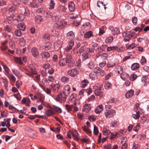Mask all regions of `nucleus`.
Here are the masks:
<instances>
[{
  "label": "nucleus",
  "instance_id": "nucleus-1",
  "mask_svg": "<svg viewBox=\"0 0 149 149\" xmlns=\"http://www.w3.org/2000/svg\"><path fill=\"white\" fill-rule=\"evenodd\" d=\"M67 22L64 20H58L57 22L54 26V29L57 31H58L63 28L67 24Z\"/></svg>",
  "mask_w": 149,
  "mask_h": 149
},
{
  "label": "nucleus",
  "instance_id": "nucleus-2",
  "mask_svg": "<svg viewBox=\"0 0 149 149\" xmlns=\"http://www.w3.org/2000/svg\"><path fill=\"white\" fill-rule=\"evenodd\" d=\"M116 111L113 109L106 110L104 113V115L107 118H112L116 115Z\"/></svg>",
  "mask_w": 149,
  "mask_h": 149
},
{
  "label": "nucleus",
  "instance_id": "nucleus-3",
  "mask_svg": "<svg viewBox=\"0 0 149 149\" xmlns=\"http://www.w3.org/2000/svg\"><path fill=\"white\" fill-rule=\"evenodd\" d=\"M67 74L71 77H74L77 76L78 74V71L75 69L70 70L68 71Z\"/></svg>",
  "mask_w": 149,
  "mask_h": 149
},
{
  "label": "nucleus",
  "instance_id": "nucleus-4",
  "mask_svg": "<svg viewBox=\"0 0 149 149\" xmlns=\"http://www.w3.org/2000/svg\"><path fill=\"white\" fill-rule=\"evenodd\" d=\"M135 33L134 31L132 32L127 31L124 32L123 34V37L125 38H130L132 37L134 35Z\"/></svg>",
  "mask_w": 149,
  "mask_h": 149
},
{
  "label": "nucleus",
  "instance_id": "nucleus-5",
  "mask_svg": "<svg viewBox=\"0 0 149 149\" xmlns=\"http://www.w3.org/2000/svg\"><path fill=\"white\" fill-rule=\"evenodd\" d=\"M69 95H67L63 91H61L59 93L58 95L59 99L63 101H65L67 96Z\"/></svg>",
  "mask_w": 149,
  "mask_h": 149
},
{
  "label": "nucleus",
  "instance_id": "nucleus-6",
  "mask_svg": "<svg viewBox=\"0 0 149 149\" xmlns=\"http://www.w3.org/2000/svg\"><path fill=\"white\" fill-rule=\"evenodd\" d=\"M91 109V105L90 104H86L83 107L82 111L86 113L89 112Z\"/></svg>",
  "mask_w": 149,
  "mask_h": 149
},
{
  "label": "nucleus",
  "instance_id": "nucleus-7",
  "mask_svg": "<svg viewBox=\"0 0 149 149\" xmlns=\"http://www.w3.org/2000/svg\"><path fill=\"white\" fill-rule=\"evenodd\" d=\"M63 92L66 94L67 95H69L70 93V88L69 85H66L65 86Z\"/></svg>",
  "mask_w": 149,
  "mask_h": 149
},
{
  "label": "nucleus",
  "instance_id": "nucleus-8",
  "mask_svg": "<svg viewBox=\"0 0 149 149\" xmlns=\"http://www.w3.org/2000/svg\"><path fill=\"white\" fill-rule=\"evenodd\" d=\"M52 88V91L54 93H56L58 92L60 85L58 84H56L54 85H51Z\"/></svg>",
  "mask_w": 149,
  "mask_h": 149
},
{
  "label": "nucleus",
  "instance_id": "nucleus-9",
  "mask_svg": "<svg viewBox=\"0 0 149 149\" xmlns=\"http://www.w3.org/2000/svg\"><path fill=\"white\" fill-rule=\"evenodd\" d=\"M50 109L46 110L45 111V115L48 117L52 116L54 115V113L52 109L50 107H49Z\"/></svg>",
  "mask_w": 149,
  "mask_h": 149
},
{
  "label": "nucleus",
  "instance_id": "nucleus-10",
  "mask_svg": "<svg viewBox=\"0 0 149 149\" xmlns=\"http://www.w3.org/2000/svg\"><path fill=\"white\" fill-rule=\"evenodd\" d=\"M31 52L32 55L35 57H37L39 54L38 49L35 47H33L32 49Z\"/></svg>",
  "mask_w": 149,
  "mask_h": 149
},
{
  "label": "nucleus",
  "instance_id": "nucleus-11",
  "mask_svg": "<svg viewBox=\"0 0 149 149\" xmlns=\"http://www.w3.org/2000/svg\"><path fill=\"white\" fill-rule=\"evenodd\" d=\"M134 91L133 89L128 91L126 93L125 96L126 98H129L131 97L134 95Z\"/></svg>",
  "mask_w": 149,
  "mask_h": 149
},
{
  "label": "nucleus",
  "instance_id": "nucleus-12",
  "mask_svg": "<svg viewBox=\"0 0 149 149\" xmlns=\"http://www.w3.org/2000/svg\"><path fill=\"white\" fill-rule=\"evenodd\" d=\"M68 7L70 11H73L75 9V5L72 2H70L68 4Z\"/></svg>",
  "mask_w": 149,
  "mask_h": 149
},
{
  "label": "nucleus",
  "instance_id": "nucleus-13",
  "mask_svg": "<svg viewBox=\"0 0 149 149\" xmlns=\"http://www.w3.org/2000/svg\"><path fill=\"white\" fill-rule=\"evenodd\" d=\"M37 98L39 99L37 100V102L39 103L44 100L45 99V97L41 93H37Z\"/></svg>",
  "mask_w": 149,
  "mask_h": 149
},
{
  "label": "nucleus",
  "instance_id": "nucleus-14",
  "mask_svg": "<svg viewBox=\"0 0 149 149\" xmlns=\"http://www.w3.org/2000/svg\"><path fill=\"white\" fill-rule=\"evenodd\" d=\"M66 37L67 39L72 40V39L74 37V34L73 31H70L67 33Z\"/></svg>",
  "mask_w": 149,
  "mask_h": 149
},
{
  "label": "nucleus",
  "instance_id": "nucleus-15",
  "mask_svg": "<svg viewBox=\"0 0 149 149\" xmlns=\"http://www.w3.org/2000/svg\"><path fill=\"white\" fill-rule=\"evenodd\" d=\"M90 78L93 80L97 79L98 78V76L97 73L95 72H92L89 74Z\"/></svg>",
  "mask_w": 149,
  "mask_h": 149
},
{
  "label": "nucleus",
  "instance_id": "nucleus-16",
  "mask_svg": "<svg viewBox=\"0 0 149 149\" xmlns=\"http://www.w3.org/2000/svg\"><path fill=\"white\" fill-rule=\"evenodd\" d=\"M103 108L102 105L97 106L95 109V112L96 114L100 113L103 110Z\"/></svg>",
  "mask_w": 149,
  "mask_h": 149
},
{
  "label": "nucleus",
  "instance_id": "nucleus-17",
  "mask_svg": "<svg viewBox=\"0 0 149 149\" xmlns=\"http://www.w3.org/2000/svg\"><path fill=\"white\" fill-rule=\"evenodd\" d=\"M119 123L117 121L112 120L110 124V126L111 127H116L118 125Z\"/></svg>",
  "mask_w": 149,
  "mask_h": 149
},
{
  "label": "nucleus",
  "instance_id": "nucleus-18",
  "mask_svg": "<svg viewBox=\"0 0 149 149\" xmlns=\"http://www.w3.org/2000/svg\"><path fill=\"white\" fill-rule=\"evenodd\" d=\"M86 48V47L85 45L81 46L79 49L78 51L77 50L75 52V54L76 53L77 54H78L79 53L81 54L83 52Z\"/></svg>",
  "mask_w": 149,
  "mask_h": 149
},
{
  "label": "nucleus",
  "instance_id": "nucleus-19",
  "mask_svg": "<svg viewBox=\"0 0 149 149\" xmlns=\"http://www.w3.org/2000/svg\"><path fill=\"white\" fill-rule=\"evenodd\" d=\"M42 88L45 92L47 94L50 95L52 93V88H45L43 86Z\"/></svg>",
  "mask_w": 149,
  "mask_h": 149
},
{
  "label": "nucleus",
  "instance_id": "nucleus-20",
  "mask_svg": "<svg viewBox=\"0 0 149 149\" xmlns=\"http://www.w3.org/2000/svg\"><path fill=\"white\" fill-rule=\"evenodd\" d=\"M121 78L123 80L125 81L129 77V75L126 73L123 72L120 76Z\"/></svg>",
  "mask_w": 149,
  "mask_h": 149
},
{
  "label": "nucleus",
  "instance_id": "nucleus-21",
  "mask_svg": "<svg viewBox=\"0 0 149 149\" xmlns=\"http://www.w3.org/2000/svg\"><path fill=\"white\" fill-rule=\"evenodd\" d=\"M94 61L93 60H91L88 64V68L90 69H93L94 68L95 64Z\"/></svg>",
  "mask_w": 149,
  "mask_h": 149
},
{
  "label": "nucleus",
  "instance_id": "nucleus-22",
  "mask_svg": "<svg viewBox=\"0 0 149 149\" xmlns=\"http://www.w3.org/2000/svg\"><path fill=\"white\" fill-rule=\"evenodd\" d=\"M90 56V54L88 53L85 52L82 55V59L84 61L88 58Z\"/></svg>",
  "mask_w": 149,
  "mask_h": 149
},
{
  "label": "nucleus",
  "instance_id": "nucleus-23",
  "mask_svg": "<svg viewBox=\"0 0 149 149\" xmlns=\"http://www.w3.org/2000/svg\"><path fill=\"white\" fill-rule=\"evenodd\" d=\"M148 79V77H143L142 78V82L143 83H144V85L145 86H146L149 84V82Z\"/></svg>",
  "mask_w": 149,
  "mask_h": 149
},
{
  "label": "nucleus",
  "instance_id": "nucleus-24",
  "mask_svg": "<svg viewBox=\"0 0 149 149\" xmlns=\"http://www.w3.org/2000/svg\"><path fill=\"white\" fill-rule=\"evenodd\" d=\"M139 67V65L138 63H135L133 64L131 66V69L133 70H136Z\"/></svg>",
  "mask_w": 149,
  "mask_h": 149
},
{
  "label": "nucleus",
  "instance_id": "nucleus-25",
  "mask_svg": "<svg viewBox=\"0 0 149 149\" xmlns=\"http://www.w3.org/2000/svg\"><path fill=\"white\" fill-rule=\"evenodd\" d=\"M94 93L96 96H99L100 97H102V93L100 91V89H96L95 90Z\"/></svg>",
  "mask_w": 149,
  "mask_h": 149
},
{
  "label": "nucleus",
  "instance_id": "nucleus-26",
  "mask_svg": "<svg viewBox=\"0 0 149 149\" xmlns=\"http://www.w3.org/2000/svg\"><path fill=\"white\" fill-rule=\"evenodd\" d=\"M68 63L64 58L61 59L59 62V64L61 66H64Z\"/></svg>",
  "mask_w": 149,
  "mask_h": 149
},
{
  "label": "nucleus",
  "instance_id": "nucleus-27",
  "mask_svg": "<svg viewBox=\"0 0 149 149\" xmlns=\"http://www.w3.org/2000/svg\"><path fill=\"white\" fill-rule=\"evenodd\" d=\"M116 71L120 75L124 72L123 68L120 66H118L116 68Z\"/></svg>",
  "mask_w": 149,
  "mask_h": 149
},
{
  "label": "nucleus",
  "instance_id": "nucleus-28",
  "mask_svg": "<svg viewBox=\"0 0 149 149\" xmlns=\"http://www.w3.org/2000/svg\"><path fill=\"white\" fill-rule=\"evenodd\" d=\"M29 68L30 70V72L33 74H37L36 69L32 65H30L29 66Z\"/></svg>",
  "mask_w": 149,
  "mask_h": 149
},
{
  "label": "nucleus",
  "instance_id": "nucleus-29",
  "mask_svg": "<svg viewBox=\"0 0 149 149\" xmlns=\"http://www.w3.org/2000/svg\"><path fill=\"white\" fill-rule=\"evenodd\" d=\"M66 8L64 6H59L58 8V10L60 12L63 13L65 12Z\"/></svg>",
  "mask_w": 149,
  "mask_h": 149
},
{
  "label": "nucleus",
  "instance_id": "nucleus-30",
  "mask_svg": "<svg viewBox=\"0 0 149 149\" xmlns=\"http://www.w3.org/2000/svg\"><path fill=\"white\" fill-rule=\"evenodd\" d=\"M62 40L60 39H58L55 42L54 46L55 48L59 46L61 44Z\"/></svg>",
  "mask_w": 149,
  "mask_h": 149
},
{
  "label": "nucleus",
  "instance_id": "nucleus-31",
  "mask_svg": "<svg viewBox=\"0 0 149 149\" xmlns=\"http://www.w3.org/2000/svg\"><path fill=\"white\" fill-rule=\"evenodd\" d=\"M88 81L86 79H84L81 82V87L84 88L88 85Z\"/></svg>",
  "mask_w": 149,
  "mask_h": 149
},
{
  "label": "nucleus",
  "instance_id": "nucleus-32",
  "mask_svg": "<svg viewBox=\"0 0 149 149\" xmlns=\"http://www.w3.org/2000/svg\"><path fill=\"white\" fill-rule=\"evenodd\" d=\"M115 65V63L112 61H109L107 64V66L108 68L113 67Z\"/></svg>",
  "mask_w": 149,
  "mask_h": 149
},
{
  "label": "nucleus",
  "instance_id": "nucleus-33",
  "mask_svg": "<svg viewBox=\"0 0 149 149\" xmlns=\"http://www.w3.org/2000/svg\"><path fill=\"white\" fill-rule=\"evenodd\" d=\"M42 57L43 58H49L50 56V54L48 52H42L41 54Z\"/></svg>",
  "mask_w": 149,
  "mask_h": 149
},
{
  "label": "nucleus",
  "instance_id": "nucleus-34",
  "mask_svg": "<svg viewBox=\"0 0 149 149\" xmlns=\"http://www.w3.org/2000/svg\"><path fill=\"white\" fill-rule=\"evenodd\" d=\"M72 136L74 140H77L79 139V134L76 131L72 133Z\"/></svg>",
  "mask_w": 149,
  "mask_h": 149
},
{
  "label": "nucleus",
  "instance_id": "nucleus-35",
  "mask_svg": "<svg viewBox=\"0 0 149 149\" xmlns=\"http://www.w3.org/2000/svg\"><path fill=\"white\" fill-rule=\"evenodd\" d=\"M25 17L24 15L22 14H20L18 16L17 18V20L18 21L21 22L24 19Z\"/></svg>",
  "mask_w": 149,
  "mask_h": 149
},
{
  "label": "nucleus",
  "instance_id": "nucleus-36",
  "mask_svg": "<svg viewBox=\"0 0 149 149\" xmlns=\"http://www.w3.org/2000/svg\"><path fill=\"white\" fill-rule=\"evenodd\" d=\"M61 81L64 83H67L69 81V79L65 76H62L61 78Z\"/></svg>",
  "mask_w": 149,
  "mask_h": 149
},
{
  "label": "nucleus",
  "instance_id": "nucleus-37",
  "mask_svg": "<svg viewBox=\"0 0 149 149\" xmlns=\"http://www.w3.org/2000/svg\"><path fill=\"white\" fill-rule=\"evenodd\" d=\"M30 6L33 8H37L39 6V4L38 3L32 1L30 3Z\"/></svg>",
  "mask_w": 149,
  "mask_h": 149
},
{
  "label": "nucleus",
  "instance_id": "nucleus-38",
  "mask_svg": "<svg viewBox=\"0 0 149 149\" xmlns=\"http://www.w3.org/2000/svg\"><path fill=\"white\" fill-rule=\"evenodd\" d=\"M93 35V33L91 31H89L86 33L84 35V37L85 38H89Z\"/></svg>",
  "mask_w": 149,
  "mask_h": 149
},
{
  "label": "nucleus",
  "instance_id": "nucleus-39",
  "mask_svg": "<svg viewBox=\"0 0 149 149\" xmlns=\"http://www.w3.org/2000/svg\"><path fill=\"white\" fill-rule=\"evenodd\" d=\"M17 27L19 29L22 30H24L26 28L25 26L23 23L18 24L17 25Z\"/></svg>",
  "mask_w": 149,
  "mask_h": 149
},
{
  "label": "nucleus",
  "instance_id": "nucleus-40",
  "mask_svg": "<svg viewBox=\"0 0 149 149\" xmlns=\"http://www.w3.org/2000/svg\"><path fill=\"white\" fill-rule=\"evenodd\" d=\"M8 42L7 40H5L2 43V46L1 47V49L2 50H4L7 48L6 44Z\"/></svg>",
  "mask_w": 149,
  "mask_h": 149
},
{
  "label": "nucleus",
  "instance_id": "nucleus-41",
  "mask_svg": "<svg viewBox=\"0 0 149 149\" xmlns=\"http://www.w3.org/2000/svg\"><path fill=\"white\" fill-rule=\"evenodd\" d=\"M55 3L54 0H51L49 3V9H53L54 8V5Z\"/></svg>",
  "mask_w": 149,
  "mask_h": 149
},
{
  "label": "nucleus",
  "instance_id": "nucleus-42",
  "mask_svg": "<svg viewBox=\"0 0 149 149\" xmlns=\"http://www.w3.org/2000/svg\"><path fill=\"white\" fill-rule=\"evenodd\" d=\"M120 30L118 28H114L112 31V33L113 35H116L120 33Z\"/></svg>",
  "mask_w": 149,
  "mask_h": 149
},
{
  "label": "nucleus",
  "instance_id": "nucleus-43",
  "mask_svg": "<svg viewBox=\"0 0 149 149\" xmlns=\"http://www.w3.org/2000/svg\"><path fill=\"white\" fill-rule=\"evenodd\" d=\"M53 107L55 111H56L57 112L59 113H61L62 110L61 108L55 105H53Z\"/></svg>",
  "mask_w": 149,
  "mask_h": 149
},
{
  "label": "nucleus",
  "instance_id": "nucleus-44",
  "mask_svg": "<svg viewBox=\"0 0 149 149\" xmlns=\"http://www.w3.org/2000/svg\"><path fill=\"white\" fill-rule=\"evenodd\" d=\"M30 101V100L29 99L26 98H24L22 100L21 103L22 104H27Z\"/></svg>",
  "mask_w": 149,
  "mask_h": 149
},
{
  "label": "nucleus",
  "instance_id": "nucleus-45",
  "mask_svg": "<svg viewBox=\"0 0 149 149\" xmlns=\"http://www.w3.org/2000/svg\"><path fill=\"white\" fill-rule=\"evenodd\" d=\"M19 44L22 46H24L26 44L25 41L23 38H22L20 39L19 41Z\"/></svg>",
  "mask_w": 149,
  "mask_h": 149
},
{
  "label": "nucleus",
  "instance_id": "nucleus-46",
  "mask_svg": "<svg viewBox=\"0 0 149 149\" xmlns=\"http://www.w3.org/2000/svg\"><path fill=\"white\" fill-rule=\"evenodd\" d=\"M64 58L68 63H69L71 62L72 57L70 54H68L66 57Z\"/></svg>",
  "mask_w": 149,
  "mask_h": 149
},
{
  "label": "nucleus",
  "instance_id": "nucleus-47",
  "mask_svg": "<svg viewBox=\"0 0 149 149\" xmlns=\"http://www.w3.org/2000/svg\"><path fill=\"white\" fill-rule=\"evenodd\" d=\"M137 76L135 74H132L129 77V78L131 81H133L134 80L137 78Z\"/></svg>",
  "mask_w": 149,
  "mask_h": 149
},
{
  "label": "nucleus",
  "instance_id": "nucleus-48",
  "mask_svg": "<svg viewBox=\"0 0 149 149\" xmlns=\"http://www.w3.org/2000/svg\"><path fill=\"white\" fill-rule=\"evenodd\" d=\"M140 146L138 144L134 143L132 145V149H140Z\"/></svg>",
  "mask_w": 149,
  "mask_h": 149
},
{
  "label": "nucleus",
  "instance_id": "nucleus-49",
  "mask_svg": "<svg viewBox=\"0 0 149 149\" xmlns=\"http://www.w3.org/2000/svg\"><path fill=\"white\" fill-rule=\"evenodd\" d=\"M140 62L141 63L142 65H144L146 63V60L144 56H142Z\"/></svg>",
  "mask_w": 149,
  "mask_h": 149
},
{
  "label": "nucleus",
  "instance_id": "nucleus-50",
  "mask_svg": "<svg viewBox=\"0 0 149 149\" xmlns=\"http://www.w3.org/2000/svg\"><path fill=\"white\" fill-rule=\"evenodd\" d=\"M15 35L17 36H21L22 33L19 30H16L15 31Z\"/></svg>",
  "mask_w": 149,
  "mask_h": 149
},
{
  "label": "nucleus",
  "instance_id": "nucleus-51",
  "mask_svg": "<svg viewBox=\"0 0 149 149\" xmlns=\"http://www.w3.org/2000/svg\"><path fill=\"white\" fill-rule=\"evenodd\" d=\"M76 95L75 94H73L70 97V100L72 101H74L76 99Z\"/></svg>",
  "mask_w": 149,
  "mask_h": 149
},
{
  "label": "nucleus",
  "instance_id": "nucleus-52",
  "mask_svg": "<svg viewBox=\"0 0 149 149\" xmlns=\"http://www.w3.org/2000/svg\"><path fill=\"white\" fill-rule=\"evenodd\" d=\"M133 118L135 119L139 118V117L140 114L139 112H136V114H134L132 115Z\"/></svg>",
  "mask_w": 149,
  "mask_h": 149
},
{
  "label": "nucleus",
  "instance_id": "nucleus-53",
  "mask_svg": "<svg viewBox=\"0 0 149 149\" xmlns=\"http://www.w3.org/2000/svg\"><path fill=\"white\" fill-rule=\"evenodd\" d=\"M77 17V15L74 13H72L69 14L68 15V17L71 19H75Z\"/></svg>",
  "mask_w": 149,
  "mask_h": 149
},
{
  "label": "nucleus",
  "instance_id": "nucleus-54",
  "mask_svg": "<svg viewBox=\"0 0 149 149\" xmlns=\"http://www.w3.org/2000/svg\"><path fill=\"white\" fill-rule=\"evenodd\" d=\"M65 107L66 110L69 112L71 111L72 106V105L67 104L65 105Z\"/></svg>",
  "mask_w": 149,
  "mask_h": 149
},
{
  "label": "nucleus",
  "instance_id": "nucleus-55",
  "mask_svg": "<svg viewBox=\"0 0 149 149\" xmlns=\"http://www.w3.org/2000/svg\"><path fill=\"white\" fill-rule=\"evenodd\" d=\"M23 12L26 16H28L30 14L29 10L27 8H25Z\"/></svg>",
  "mask_w": 149,
  "mask_h": 149
},
{
  "label": "nucleus",
  "instance_id": "nucleus-56",
  "mask_svg": "<svg viewBox=\"0 0 149 149\" xmlns=\"http://www.w3.org/2000/svg\"><path fill=\"white\" fill-rule=\"evenodd\" d=\"M124 131L123 130H119L117 132L118 137L122 136L124 134Z\"/></svg>",
  "mask_w": 149,
  "mask_h": 149
},
{
  "label": "nucleus",
  "instance_id": "nucleus-57",
  "mask_svg": "<svg viewBox=\"0 0 149 149\" xmlns=\"http://www.w3.org/2000/svg\"><path fill=\"white\" fill-rule=\"evenodd\" d=\"M15 61L17 63H19L20 65L22 64V62L20 57H16L15 58Z\"/></svg>",
  "mask_w": 149,
  "mask_h": 149
},
{
  "label": "nucleus",
  "instance_id": "nucleus-58",
  "mask_svg": "<svg viewBox=\"0 0 149 149\" xmlns=\"http://www.w3.org/2000/svg\"><path fill=\"white\" fill-rule=\"evenodd\" d=\"M113 38L112 36H110L106 38L105 42L107 43L111 42L113 40Z\"/></svg>",
  "mask_w": 149,
  "mask_h": 149
},
{
  "label": "nucleus",
  "instance_id": "nucleus-59",
  "mask_svg": "<svg viewBox=\"0 0 149 149\" xmlns=\"http://www.w3.org/2000/svg\"><path fill=\"white\" fill-rule=\"evenodd\" d=\"M42 20V18L40 16H38L36 17V21L38 23L40 24Z\"/></svg>",
  "mask_w": 149,
  "mask_h": 149
},
{
  "label": "nucleus",
  "instance_id": "nucleus-60",
  "mask_svg": "<svg viewBox=\"0 0 149 149\" xmlns=\"http://www.w3.org/2000/svg\"><path fill=\"white\" fill-rule=\"evenodd\" d=\"M88 2H84L82 6V8L84 9H86L88 8Z\"/></svg>",
  "mask_w": 149,
  "mask_h": 149
},
{
  "label": "nucleus",
  "instance_id": "nucleus-61",
  "mask_svg": "<svg viewBox=\"0 0 149 149\" xmlns=\"http://www.w3.org/2000/svg\"><path fill=\"white\" fill-rule=\"evenodd\" d=\"M113 75V74L111 72H110L106 75L105 76V79L106 80L109 79Z\"/></svg>",
  "mask_w": 149,
  "mask_h": 149
},
{
  "label": "nucleus",
  "instance_id": "nucleus-62",
  "mask_svg": "<svg viewBox=\"0 0 149 149\" xmlns=\"http://www.w3.org/2000/svg\"><path fill=\"white\" fill-rule=\"evenodd\" d=\"M111 86V84L110 82H106L104 85V87L106 89H109Z\"/></svg>",
  "mask_w": 149,
  "mask_h": 149
},
{
  "label": "nucleus",
  "instance_id": "nucleus-63",
  "mask_svg": "<svg viewBox=\"0 0 149 149\" xmlns=\"http://www.w3.org/2000/svg\"><path fill=\"white\" fill-rule=\"evenodd\" d=\"M51 47V45L49 42H47L44 45V48L45 49H48Z\"/></svg>",
  "mask_w": 149,
  "mask_h": 149
},
{
  "label": "nucleus",
  "instance_id": "nucleus-64",
  "mask_svg": "<svg viewBox=\"0 0 149 149\" xmlns=\"http://www.w3.org/2000/svg\"><path fill=\"white\" fill-rule=\"evenodd\" d=\"M122 144L120 149H127V145L125 142V143H123V141H122Z\"/></svg>",
  "mask_w": 149,
  "mask_h": 149
}]
</instances>
